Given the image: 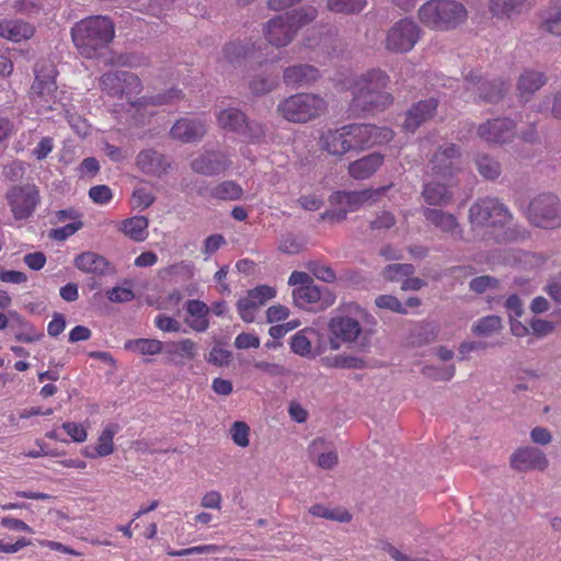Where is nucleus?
Listing matches in <instances>:
<instances>
[{
  "mask_svg": "<svg viewBox=\"0 0 561 561\" xmlns=\"http://www.w3.org/2000/svg\"><path fill=\"white\" fill-rule=\"evenodd\" d=\"M376 324V318L357 302L340 304L328 321L330 350L339 351L343 346L352 347L358 344L365 327H375Z\"/></svg>",
  "mask_w": 561,
  "mask_h": 561,
  "instance_id": "nucleus-1",
  "label": "nucleus"
},
{
  "mask_svg": "<svg viewBox=\"0 0 561 561\" xmlns=\"http://www.w3.org/2000/svg\"><path fill=\"white\" fill-rule=\"evenodd\" d=\"M460 170L459 150L453 144L439 147L430 162L432 180L424 184L422 196L428 205L445 206L451 201V185L454 175Z\"/></svg>",
  "mask_w": 561,
  "mask_h": 561,
  "instance_id": "nucleus-2",
  "label": "nucleus"
},
{
  "mask_svg": "<svg viewBox=\"0 0 561 561\" xmlns=\"http://www.w3.org/2000/svg\"><path fill=\"white\" fill-rule=\"evenodd\" d=\"M389 77L380 69H370L347 80L346 89L352 91L351 110L356 113L380 112L393 102L387 91Z\"/></svg>",
  "mask_w": 561,
  "mask_h": 561,
  "instance_id": "nucleus-3",
  "label": "nucleus"
},
{
  "mask_svg": "<svg viewBox=\"0 0 561 561\" xmlns=\"http://www.w3.org/2000/svg\"><path fill=\"white\" fill-rule=\"evenodd\" d=\"M113 22L103 15H93L77 22L71 28L72 42L79 54L96 58L114 38Z\"/></svg>",
  "mask_w": 561,
  "mask_h": 561,
  "instance_id": "nucleus-4",
  "label": "nucleus"
},
{
  "mask_svg": "<svg viewBox=\"0 0 561 561\" xmlns=\"http://www.w3.org/2000/svg\"><path fill=\"white\" fill-rule=\"evenodd\" d=\"M35 79L28 95L32 106L38 114L64 110L62 91L56 84L57 71L51 62L37 64L34 69Z\"/></svg>",
  "mask_w": 561,
  "mask_h": 561,
  "instance_id": "nucleus-5",
  "label": "nucleus"
},
{
  "mask_svg": "<svg viewBox=\"0 0 561 561\" xmlns=\"http://www.w3.org/2000/svg\"><path fill=\"white\" fill-rule=\"evenodd\" d=\"M468 18L466 7L456 0H430L419 9V19L427 27L449 31Z\"/></svg>",
  "mask_w": 561,
  "mask_h": 561,
  "instance_id": "nucleus-6",
  "label": "nucleus"
},
{
  "mask_svg": "<svg viewBox=\"0 0 561 561\" xmlns=\"http://www.w3.org/2000/svg\"><path fill=\"white\" fill-rule=\"evenodd\" d=\"M141 89L142 85L139 78L135 73L127 71L123 84L122 99L126 96L129 104L128 113L135 121V125L144 123L145 118L152 114V112L147 108L148 106L169 104L182 98L180 90L171 89L164 95L136 99L141 92Z\"/></svg>",
  "mask_w": 561,
  "mask_h": 561,
  "instance_id": "nucleus-7",
  "label": "nucleus"
},
{
  "mask_svg": "<svg viewBox=\"0 0 561 561\" xmlns=\"http://www.w3.org/2000/svg\"><path fill=\"white\" fill-rule=\"evenodd\" d=\"M328 110L327 100L314 93H296L277 105L278 114L287 122L305 124L323 115Z\"/></svg>",
  "mask_w": 561,
  "mask_h": 561,
  "instance_id": "nucleus-8",
  "label": "nucleus"
},
{
  "mask_svg": "<svg viewBox=\"0 0 561 561\" xmlns=\"http://www.w3.org/2000/svg\"><path fill=\"white\" fill-rule=\"evenodd\" d=\"M511 214L505 205L496 198H481L469 209V221L473 231L484 230L481 238L493 236V230L505 227Z\"/></svg>",
  "mask_w": 561,
  "mask_h": 561,
  "instance_id": "nucleus-9",
  "label": "nucleus"
},
{
  "mask_svg": "<svg viewBox=\"0 0 561 561\" xmlns=\"http://www.w3.org/2000/svg\"><path fill=\"white\" fill-rule=\"evenodd\" d=\"M528 218L537 227L550 229L561 225V204L552 194L535 197L528 207Z\"/></svg>",
  "mask_w": 561,
  "mask_h": 561,
  "instance_id": "nucleus-10",
  "label": "nucleus"
},
{
  "mask_svg": "<svg viewBox=\"0 0 561 561\" xmlns=\"http://www.w3.org/2000/svg\"><path fill=\"white\" fill-rule=\"evenodd\" d=\"M8 205L16 220L30 218L39 201V191L34 184L16 185L7 192Z\"/></svg>",
  "mask_w": 561,
  "mask_h": 561,
  "instance_id": "nucleus-11",
  "label": "nucleus"
},
{
  "mask_svg": "<svg viewBox=\"0 0 561 561\" xmlns=\"http://www.w3.org/2000/svg\"><path fill=\"white\" fill-rule=\"evenodd\" d=\"M294 304L304 310L310 312H320L330 308L336 300V296L328 288L317 285L300 286L293 288Z\"/></svg>",
  "mask_w": 561,
  "mask_h": 561,
  "instance_id": "nucleus-12",
  "label": "nucleus"
},
{
  "mask_svg": "<svg viewBox=\"0 0 561 561\" xmlns=\"http://www.w3.org/2000/svg\"><path fill=\"white\" fill-rule=\"evenodd\" d=\"M419 37V26L413 21L404 19L389 30L386 48L394 53H407L414 47Z\"/></svg>",
  "mask_w": 561,
  "mask_h": 561,
  "instance_id": "nucleus-13",
  "label": "nucleus"
},
{
  "mask_svg": "<svg viewBox=\"0 0 561 561\" xmlns=\"http://www.w3.org/2000/svg\"><path fill=\"white\" fill-rule=\"evenodd\" d=\"M512 469L517 472L545 471L549 466L546 454L534 446L518 447L510 457Z\"/></svg>",
  "mask_w": 561,
  "mask_h": 561,
  "instance_id": "nucleus-14",
  "label": "nucleus"
},
{
  "mask_svg": "<svg viewBox=\"0 0 561 561\" xmlns=\"http://www.w3.org/2000/svg\"><path fill=\"white\" fill-rule=\"evenodd\" d=\"M351 126L355 150H363L374 146L385 145L393 138V131L388 127H378L366 124H353Z\"/></svg>",
  "mask_w": 561,
  "mask_h": 561,
  "instance_id": "nucleus-15",
  "label": "nucleus"
},
{
  "mask_svg": "<svg viewBox=\"0 0 561 561\" xmlns=\"http://www.w3.org/2000/svg\"><path fill=\"white\" fill-rule=\"evenodd\" d=\"M320 144L323 150L333 156H342L350 150H355L352 126L328 130L322 135Z\"/></svg>",
  "mask_w": 561,
  "mask_h": 561,
  "instance_id": "nucleus-16",
  "label": "nucleus"
},
{
  "mask_svg": "<svg viewBox=\"0 0 561 561\" xmlns=\"http://www.w3.org/2000/svg\"><path fill=\"white\" fill-rule=\"evenodd\" d=\"M231 165L229 157L221 151H207L195 158L191 167L196 173L213 176L219 175Z\"/></svg>",
  "mask_w": 561,
  "mask_h": 561,
  "instance_id": "nucleus-17",
  "label": "nucleus"
},
{
  "mask_svg": "<svg viewBox=\"0 0 561 561\" xmlns=\"http://www.w3.org/2000/svg\"><path fill=\"white\" fill-rule=\"evenodd\" d=\"M386 187H379L376 190H364L358 192H336L332 195V199L336 203L344 213L355 211L359 207L375 202L381 194H383Z\"/></svg>",
  "mask_w": 561,
  "mask_h": 561,
  "instance_id": "nucleus-18",
  "label": "nucleus"
},
{
  "mask_svg": "<svg viewBox=\"0 0 561 561\" xmlns=\"http://www.w3.org/2000/svg\"><path fill=\"white\" fill-rule=\"evenodd\" d=\"M514 123L508 118H495L481 124L479 137L488 144H503L514 135Z\"/></svg>",
  "mask_w": 561,
  "mask_h": 561,
  "instance_id": "nucleus-19",
  "label": "nucleus"
},
{
  "mask_svg": "<svg viewBox=\"0 0 561 561\" xmlns=\"http://www.w3.org/2000/svg\"><path fill=\"white\" fill-rule=\"evenodd\" d=\"M265 39L275 47L287 46L296 36L290 23L284 15H278L266 22L263 27Z\"/></svg>",
  "mask_w": 561,
  "mask_h": 561,
  "instance_id": "nucleus-20",
  "label": "nucleus"
},
{
  "mask_svg": "<svg viewBox=\"0 0 561 561\" xmlns=\"http://www.w3.org/2000/svg\"><path fill=\"white\" fill-rule=\"evenodd\" d=\"M199 346L191 339H181L164 343L163 353L168 359L174 364H183L186 360H193L197 357Z\"/></svg>",
  "mask_w": 561,
  "mask_h": 561,
  "instance_id": "nucleus-21",
  "label": "nucleus"
},
{
  "mask_svg": "<svg viewBox=\"0 0 561 561\" xmlns=\"http://www.w3.org/2000/svg\"><path fill=\"white\" fill-rule=\"evenodd\" d=\"M35 26L21 19H8L0 22V37L13 43H21L32 38Z\"/></svg>",
  "mask_w": 561,
  "mask_h": 561,
  "instance_id": "nucleus-22",
  "label": "nucleus"
},
{
  "mask_svg": "<svg viewBox=\"0 0 561 561\" xmlns=\"http://www.w3.org/2000/svg\"><path fill=\"white\" fill-rule=\"evenodd\" d=\"M185 323L196 332H205L209 327L208 314L210 308L198 299H188L185 302Z\"/></svg>",
  "mask_w": 561,
  "mask_h": 561,
  "instance_id": "nucleus-23",
  "label": "nucleus"
},
{
  "mask_svg": "<svg viewBox=\"0 0 561 561\" xmlns=\"http://www.w3.org/2000/svg\"><path fill=\"white\" fill-rule=\"evenodd\" d=\"M206 133V123L202 119L183 118L178 121L171 128L173 138L183 142H191L201 139Z\"/></svg>",
  "mask_w": 561,
  "mask_h": 561,
  "instance_id": "nucleus-24",
  "label": "nucleus"
},
{
  "mask_svg": "<svg viewBox=\"0 0 561 561\" xmlns=\"http://www.w3.org/2000/svg\"><path fill=\"white\" fill-rule=\"evenodd\" d=\"M312 460L321 469H332L337 463V454L324 438H316L309 445Z\"/></svg>",
  "mask_w": 561,
  "mask_h": 561,
  "instance_id": "nucleus-25",
  "label": "nucleus"
},
{
  "mask_svg": "<svg viewBox=\"0 0 561 561\" xmlns=\"http://www.w3.org/2000/svg\"><path fill=\"white\" fill-rule=\"evenodd\" d=\"M437 107L434 99L421 101L413 105L407 113L403 127L405 130L413 133L423 122L431 118Z\"/></svg>",
  "mask_w": 561,
  "mask_h": 561,
  "instance_id": "nucleus-26",
  "label": "nucleus"
},
{
  "mask_svg": "<svg viewBox=\"0 0 561 561\" xmlns=\"http://www.w3.org/2000/svg\"><path fill=\"white\" fill-rule=\"evenodd\" d=\"M534 5V0H490L489 10L496 18H512Z\"/></svg>",
  "mask_w": 561,
  "mask_h": 561,
  "instance_id": "nucleus-27",
  "label": "nucleus"
},
{
  "mask_svg": "<svg viewBox=\"0 0 561 561\" xmlns=\"http://www.w3.org/2000/svg\"><path fill=\"white\" fill-rule=\"evenodd\" d=\"M423 215L428 222L440 230L450 233L454 238H461V230L454 215L434 208H424Z\"/></svg>",
  "mask_w": 561,
  "mask_h": 561,
  "instance_id": "nucleus-28",
  "label": "nucleus"
},
{
  "mask_svg": "<svg viewBox=\"0 0 561 561\" xmlns=\"http://www.w3.org/2000/svg\"><path fill=\"white\" fill-rule=\"evenodd\" d=\"M382 162L383 156L375 152L352 162L348 165V173L356 180L368 179L379 169Z\"/></svg>",
  "mask_w": 561,
  "mask_h": 561,
  "instance_id": "nucleus-29",
  "label": "nucleus"
},
{
  "mask_svg": "<svg viewBox=\"0 0 561 561\" xmlns=\"http://www.w3.org/2000/svg\"><path fill=\"white\" fill-rule=\"evenodd\" d=\"M137 165L139 169L152 175H161L170 167L165 158L153 150H144L137 156Z\"/></svg>",
  "mask_w": 561,
  "mask_h": 561,
  "instance_id": "nucleus-30",
  "label": "nucleus"
},
{
  "mask_svg": "<svg viewBox=\"0 0 561 561\" xmlns=\"http://www.w3.org/2000/svg\"><path fill=\"white\" fill-rule=\"evenodd\" d=\"M546 83L545 73L534 69H525L518 79L517 90L523 99H528Z\"/></svg>",
  "mask_w": 561,
  "mask_h": 561,
  "instance_id": "nucleus-31",
  "label": "nucleus"
},
{
  "mask_svg": "<svg viewBox=\"0 0 561 561\" xmlns=\"http://www.w3.org/2000/svg\"><path fill=\"white\" fill-rule=\"evenodd\" d=\"M319 78V71L309 65L288 67L284 71V81L288 85H304L314 82Z\"/></svg>",
  "mask_w": 561,
  "mask_h": 561,
  "instance_id": "nucleus-32",
  "label": "nucleus"
},
{
  "mask_svg": "<svg viewBox=\"0 0 561 561\" xmlns=\"http://www.w3.org/2000/svg\"><path fill=\"white\" fill-rule=\"evenodd\" d=\"M218 126L225 130L241 134L245 126L247 117L236 107H228L216 114Z\"/></svg>",
  "mask_w": 561,
  "mask_h": 561,
  "instance_id": "nucleus-33",
  "label": "nucleus"
},
{
  "mask_svg": "<svg viewBox=\"0 0 561 561\" xmlns=\"http://www.w3.org/2000/svg\"><path fill=\"white\" fill-rule=\"evenodd\" d=\"M117 433V426L114 424L106 425L101 432L96 445L93 451H90L89 448L83 450V455L89 458L95 457H106L114 451V443L113 438Z\"/></svg>",
  "mask_w": 561,
  "mask_h": 561,
  "instance_id": "nucleus-34",
  "label": "nucleus"
},
{
  "mask_svg": "<svg viewBox=\"0 0 561 561\" xmlns=\"http://www.w3.org/2000/svg\"><path fill=\"white\" fill-rule=\"evenodd\" d=\"M491 83L483 81L481 79H478L476 82L470 79L467 81V90L469 93L468 99L476 100V92H479V98L486 100L489 102H495L497 101L503 92L506 90L504 84L501 83L500 87H492L490 88Z\"/></svg>",
  "mask_w": 561,
  "mask_h": 561,
  "instance_id": "nucleus-35",
  "label": "nucleus"
},
{
  "mask_svg": "<svg viewBox=\"0 0 561 561\" xmlns=\"http://www.w3.org/2000/svg\"><path fill=\"white\" fill-rule=\"evenodd\" d=\"M75 265L84 273L103 274L106 272L108 263L102 255L88 251L75 259Z\"/></svg>",
  "mask_w": 561,
  "mask_h": 561,
  "instance_id": "nucleus-36",
  "label": "nucleus"
},
{
  "mask_svg": "<svg viewBox=\"0 0 561 561\" xmlns=\"http://www.w3.org/2000/svg\"><path fill=\"white\" fill-rule=\"evenodd\" d=\"M149 221L145 216H134L121 222V231L135 242L145 241L148 237Z\"/></svg>",
  "mask_w": 561,
  "mask_h": 561,
  "instance_id": "nucleus-37",
  "label": "nucleus"
},
{
  "mask_svg": "<svg viewBox=\"0 0 561 561\" xmlns=\"http://www.w3.org/2000/svg\"><path fill=\"white\" fill-rule=\"evenodd\" d=\"M124 348L139 355L153 356L163 353L164 343L157 339H134L126 341Z\"/></svg>",
  "mask_w": 561,
  "mask_h": 561,
  "instance_id": "nucleus-38",
  "label": "nucleus"
},
{
  "mask_svg": "<svg viewBox=\"0 0 561 561\" xmlns=\"http://www.w3.org/2000/svg\"><path fill=\"white\" fill-rule=\"evenodd\" d=\"M319 336V331L314 328H305L291 337L290 348L300 356H308L312 352V337Z\"/></svg>",
  "mask_w": 561,
  "mask_h": 561,
  "instance_id": "nucleus-39",
  "label": "nucleus"
},
{
  "mask_svg": "<svg viewBox=\"0 0 561 561\" xmlns=\"http://www.w3.org/2000/svg\"><path fill=\"white\" fill-rule=\"evenodd\" d=\"M284 16L297 34L300 28L316 20L318 10L313 5H304L290 13L284 14Z\"/></svg>",
  "mask_w": 561,
  "mask_h": 561,
  "instance_id": "nucleus-40",
  "label": "nucleus"
},
{
  "mask_svg": "<svg viewBox=\"0 0 561 561\" xmlns=\"http://www.w3.org/2000/svg\"><path fill=\"white\" fill-rule=\"evenodd\" d=\"M127 71L106 72L100 78V87L108 95L122 99L123 84Z\"/></svg>",
  "mask_w": 561,
  "mask_h": 561,
  "instance_id": "nucleus-41",
  "label": "nucleus"
},
{
  "mask_svg": "<svg viewBox=\"0 0 561 561\" xmlns=\"http://www.w3.org/2000/svg\"><path fill=\"white\" fill-rule=\"evenodd\" d=\"M541 27L556 36L561 35V4L549 5L541 15Z\"/></svg>",
  "mask_w": 561,
  "mask_h": 561,
  "instance_id": "nucleus-42",
  "label": "nucleus"
},
{
  "mask_svg": "<svg viewBox=\"0 0 561 561\" xmlns=\"http://www.w3.org/2000/svg\"><path fill=\"white\" fill-rule=\"evenodd\" d=\"M502 329V319L497 316H486L477 320L471 331L474 335L481 337H489L500 332Z\"/></svg>",
  "mask_w": 561,
  "mask_h": 561,
  "instance_id": "nucleus-43",
  "label": "nucleus"
},
{
  "mask_svg": "<svg viewBox=\"0 0 561 561\" xmlns=\"http://www.w3.org/2000/svg\"><path fill=\"white\" fill-rule=\"evenodd\" d=\"M242 187L233 181H224L208 191L213 198L222 201H237L242 195Z\"/></svg>",
  "mask_w": 561,
  "mask_h": 561,
  "instance_id": "nucleus-44",
  "label": "nucleus"
},
{
  "mask_svg": "<svg viewBox=\"0 0 561 561\" xmlns=\"http://www.w3.org/2000/svg\"><path fill=\"white\" fill-rule=\"evenodd\" d=\"M312 516L321 517L340 523H347L352 519V515L342 508H330L322 504H314L309 508Z\"/></svg>",
  "mask_w": 561,
  "mask_h": 561,
  "instance_id": "nucleus-45",
  "label": "nucleus"
},
{
  "mask_svg": "<svg viewBox=\"0 0 561 561\" xmlns=\"http://www.w3.org/2000/svg\"><path fill=\"white\" fill-rule=\"evenodd\" d=\"M414 266L407 263L389 264L382 271V276L390 282L401 280L414 273Z\"/></svg>",
  "mask_w": 561,
  "mask_h": 561,
  "instance_id": "nucleus-46",
  "label": "nucleus"
},
{
  "mask_svg": "<svg viewBox=\"0 0 561 561\" xmlns=\"http://www.w3.org/2000/svg\"><path fill=\"white\" fill-rule=\"evenodd\" d=\"M366 0H328V9L337 13H355L362 11Z\"/></svg>",
  "mask_w": 561,
  "mask_h": 561,
  "instance_id": "nucleus-47",
  "label": "nucleus"
},
{
  "mask_svg": "<svg viewBox=\"0 0 561 561\" xmlns=\"http://www.w3.org/2000/svg\"><path fill=\"white\" fill-rule=\"evenodd\" d=\"M306 266L308 271L319 280L333 283L336 278L334 271L328 264L318 261H311L308 262Z\"/></svg>",
  "mask_w": 561,
  "mask_h": 561,
  "instance_id": "nucleus-48",
  "label": "nucleus"
},
{
  "mask_svg": "<svg viewBox=\"0 0 561 561\" xmlns=\"http://www.w3.org/2000/svg\"><path fill=\"white\" fill-rule=\"evenodd\" d=\"M477 167L480 174L488 180H494L501 173L500 163L488 156L480 157Z\"/></svg>",
  "mask_w": 561,
  "mask_h": 561,
  "instance_id": "nucleus-49",
  "label": "nucleus"
},
{
  "mask_svg": "<svg viewBox=\"0 0 561 561\" xmlns=\"http://www.w3.org/2000/svg\"><path fill=\"white\" fill-rule=\"evenodd\" d=\"M230 435L237 446L245 448L250 445V427L245 422L236 421L231 425Z\"/></svg>",
  "mask_w": 561,
  "mask_h": 561,
  "instance_id": "nucleus-50",
  "label": "nucleus"
},
{
  "mask_svg": "<svg viewBox=\"0 0 561 561\" xmlns=\"http://www.w3.org/2000/svg\"><path fill=\"white\" fill-rule=\"evenodd\" d=\"M375 305L379 309L390 310L392 312L400 313V314L408 313V310L405 309L403 304L396 296H392V295L377 296L375 299Z\"/></svg>",
  "mask_w": 561,
  "mask_h": 561,
  "instance_id": "nucleus-51",
  "label": "nucleus"
},
{
  "mask_svg": "<svg viewBox=\"0 0 561 561\" xmlns=\"http://www.w3.org/2000/svg\"><path fill=\"white\" fill-rule=\"evenodd\" d=\"M261 306L248 295L238 301L239 314L245 322H253Z\"/></svg>",
  "mask_w": 561,
  "mask_h": 561,
  "instance_id": "nucleus-52",
  "label": "nucleus"
},
{
  "mask_svg": "<svg viewBox=\"0 0 561 561\" xmlns=\"http://www.w3.org/2000/svg\"><path fill=\"white\" fill-rule=\"evenodd\" d=\"M277 83V78L272 76H259L251 80L250 89L252 93L260 95L271 92Z\"/></svg>",
  "mask_w": 561,
  "mask_h": 561,
  "instance_id": "nucleus-53",
  "label": "nucleus"
},
{
  "mask_svg": "<svg viewBox=\"0 0 561 561\" xmlns=\"http://www.w3.org/2000/svg\"><path fill=\"white\" fill-rule=\"evenodd\" d=\"M225 55L230 61L237 60L241 57L252 56L253 46L247 43H229L225 47Z\"/></svg>",
  "mask_w": 561,
  "mask_h": 561,
  "instance_id": "nucleus-54",
  "label": "nucleus"
},
{
  "mask_svg": "<svg viewBox=\"0 0 561 561\" xmlns=\"http://www.w3.org/2000/svg\"><path fill=\"white\" fill-rule=\"evenodd\" d=\"M231 358L232 354L230 351L221 346H214L206 357V360L215 366L224 367L229 365Z\"/></svg>",
  "mask_w": 561,
  "mask_h": 561,
  "instance_id": "nucleus-55",
  "label": "nucleus"
},
{
  "mask_svg": "<svg viewBox=\"0 0 561 561\" xmlns=\"http://www.w3.org/2000/svg\"><path fill=\"white\" fill-rule=\"evenodd\" d=\"M82 227L81 220H75L62 227L49 231V237L54 240L64 241L75 234Z\"/></svg>",
  "mask_w": 561,
  "mask_h": 561,
  "instance_id": "nucleus-56",
  "label": "nucleus"
},
{
  "mask_svg": "<svg viewBox=\"0 0 561 561\" xmlns=\"http://www.w3.org/2000/svg\"><path fill=\"white\" fill-rule=\"evenodd\" d=\"M248 296L255 300L260 306H263L267 300L276 296V289L268 285H260L249 290Z\"/></svg>",
  "mask_w": 561,
  "mask_h": 561,
  "instance_id": "nucleus-57",
  "label": "nucleus"
},
{
  "mask_svg": "<svg viewBox=\"0 0 561 561\" xmlns=\"http://www.w3.org/2000/svg\"><path fill=\"white\" fill-rule=\"evenodd\" d=\"M154 325L160 331L169 333H178L182 330V325L176 319L165 314H158L154 318Z\"/></svg>",
  "mask_w": 561,
  "mask_h": 561,
  "instance_id": "nucleus-58",
  "label": "nucleus"
},
{
  "mask_svg": "<svg viewBox=\"0 0 561 561\" xmlns=\"http://www.w3.org/2000/svg\"><path fill=\"white\" fill-rule=\"evenodd\" d=\"M62 428L75 443H83L87 440L88 432L83 424L76 422H66L62 424Z\"/></svg>",
  "mask_w": 561,
  "mask_h": 561,
  "instance_id": "nucleus-59",
  "label": "nucleus"
},
{
  "mask_svg": "<svg viewBox=\"0 0 561 561\" xmlns=\"http://www.w3.org/2000/svg\"><path fill=\"white\" fill-rule=\"evenodd\" d=\"M201 506L207 510L220 511L222 508V495L219 491L210 490L201 497Z\"/></svg>",
  "mask_w": 561,
  "mask_h": 561,
  "instance_id": "nucleus-60",
  "label": "nucleus"
},
{
  "mask_svg": "<svg viewBox=\"0 0 561 561\" xmlns=\"http://www.w3.org/2000/svg\"><path fill=\"white\" fill-rule=\"evenodd\" d=\"M278 249L285 254H296L301 251L302 243L295 236L286 234L280 239Z\"/></svg>",
  "mask_w": 561,
  "mask_h": 561,
  "instance_id": "nucleus-61",
  "label": "nucleus"
},
{
  "mask_svg": "<svg viewBox=\"0 0 561 561\" xmlns=\"http://www.w3.org/2000/svg\"><path fill=\"white\" fill-rule=\"evenodd\" d=\"M242 136L247 137L250 141L255 142L259 141L265 135V128L262 124L255 122L245 121V126L241 131Z\"/></svg>",
  "mask_w": 561,
  "mask_h": 561,
  "instance_id": "nucleus-62",
  "label": "nucleus"
},
{
  "mask_svg": "<svg viewBox=\"0 0 561 561\" xmlns=\"http://www.w3.org/2000/svg\"><path fill=\"white\" fill-rule=\"evenodd\" d=\"M89 196L94 203L103 205L112 199L113 194L108 186L95 185L89 190Z\"/></svg>",
  "mask_w": 561,
  "mask_h": 561,
  "instance_id": "nucleus-63",
  "label": "nucleus"
},
{
  "mask_svg": "<svg viewBox=\"0 0 561 561\" xmlns=\"http://www.w3.org/2000/svg\"><path fill=\"white\" fill-rule=\"evenodd\" d=\"M300 324H301V322L299 320L295 319V320L287 321L285 323L272 325L268 330V334L273 339L277 340V339L285 336L290 331L297 329L298 327H300Z\"/></svg>",
  "mask_w": 561,
  "mask_h": 561,
  "instance_id": "nucleus-64",
  "label": "nucleus"
}]
</instances>
